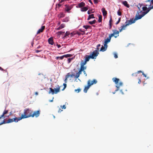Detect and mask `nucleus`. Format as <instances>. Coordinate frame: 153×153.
<instances>
[{
	"mask_svg": "<svg viewBox=\"0 0 153 153\" xmlns=\"http://www.w3.org/2000/svg\"><path fill=\"white\" fill-rule=\"evenodd\" d=\"M45 26H42L41 28L39 29L37 33V34H38L40 33H42L43 31L45 29Z\"/></svg>",
	"mask_w": 153,
	"mask_h": 153,
	"instance_id": "nucleus-11",
	"label": "nucleus"
},
{
	"mask_svg": "<svg viewBox=\"0 0 153 153\" xmlns=\"http://www.w3.org/2000/svg\"><path fill=\"white\" fill-rule=\"evenodd\" d=\"M62 111V110H61V109L60 108H59L58 111V112L59 113H60Z\"/></svg>",
	"mask_w": 153,
	"mask_h": 153,
	"instance_id": "nucleus-58",
	"label": "nucleus"
},
{
	"mask_svg": "<svg viewBox=\"0 0 153 153\" xmlns=\"http://www.w3.org/2000/svg\"><path fill=\"white\" fill-rule=\"evenodd\" d=\"M121 17H120L119 18L118 21L116 23V25H117L120 22L121 20Z\"/></svg>",
	"mask_w": 153,
	"mask_h": 153,
	"instance_id": "nucleus-41",
	"label": "nucleus"
},
{
	"mask_svg": "<svg viewBox=\"0 0 153 153\" xmlns=\"http://www.w3.org/2000/svg\"><path fill=\"white\" fill-rule=\"evenodd\" d=\"M112 80L117 85L116 87L117 89L115 90V92L113 93V94H114L116 91L119 90L120 87L123 85V83L122 82H120L119 83V79L118 78L114 77L112 79Z\"/></svg>",
	"mask_w": 153,
	"mask_h": 153,
	"instance_id": "nucleus-3",
	"label": "nucleus"
},
{
	"mask_svg": "<svg viewBox=\"0 0 153 153\" xmlns=\"http://www.w3.org/2000/svg\"><path fill=\"white\" fill-rule=\"evenodd\" d=\"M142 74L145 77H146V75L144 74L143 72H142Z\"/></svg>",
	"mask_w": 153,
	"mask_h": 153,
	"instance_id": "nucleus-57",
	"label": "nucleus"
},
{
	"mask_svg": "<svg viewBox=\"0 0 153 153\" xmlns=\"http://www.w3.org/2000/svg\"><path fill=\"white\" fill-rule=\"evenodd\" d=\"M111 37L109 35L108 37L105 39L104 42L108 43L110 42L111 39Z\"/></svg>",
	"mask_w": 153,
	"mask_h": 153,
	"instance_id": "nucleus-21",
	"label": "nucleus"
},
{
	"mask_svg": "<svg viewBox=\"0 0 153 153\" xmlns=\"http://www.w3.org/2000/svg\"><path fill=\"white\" fill-rule=\"evenodd\" d=\"M73 59V58H68V63H70L71 61V60H72Z\"/></svg>",
	"mask_w": 153,
	"mask_h": 153,
	"instance_id": "nucleus-38",
	"label": "nucleus"
},
{
	"mask_svg": "<svg viewBox=\"0 0 153 153\" xmlns=\"http://www.w3.org/2000/svg\"><path fill=\"white\" fill-rule=\"evenodd\" d=\"M61 107L62 109H65L66 108V107L65 105H64L63 106H61Z\"/></svg>",
	"mask_w": 153,
	"mask_h": 153,
	"instance_id": "nucleus-49",
	"label": "nucleus"
},
{
	"mask_svg": "<svg viewBox=\"0 0 153 153\" xmlns=\"http://www.w3.org/2000/svg\"><path fill=\"white\" fill-rule=\"evenodd\" d=\"M33 111L29 108H26L24 110L23 114H22L21 116L19 117V119H22L27 118L30 117H32V113Z\"/></svg>",
	"mask_w": 153,
	"mask_h": 153,
	"instance_id": "nucleus-2",
	"label": "nucleus"
},
{
	"mask_svg": "<svg viewBox=\"0 0 153 153\" xmlns=\"http://www.w3.org/2000/svg\"><path fill=\"white\" fill-rule=\"evenodd\" d=\"M64 57L65 58H67L68 57H71L72 56V54H67L66 55H64Z\"/></svg>",
	"mask_w": 153,
	"mask_h": 153,
	"instance_id": "nucleus-31",
	"label": "nucleus"
},
{
	"mask_svg": "<svg viewBox=\"0 0 153 153\" xmlns=\"http://www.w3.org/2000/svg\"><path fill=\"white\" fill-rule=\"evenodd\" d=\"M95 4H97L99 2L98 0H93Z\"/></svg>",
	"mask_w": 153,
	"mask_h": 153,
	"instance_id": "nucleus-44",
	"label": "nucleus"
},
{
	"mask_svg": "<svg viewBox=\"0 0 153 153\" xmlns=\"http://www.w3.org/2000/svg\"><path fill=\"white\" fill-rule=\"evenodd\" d=\"M90 86L88 84L87 86L85 87L84 89V91L85 93H87L88 89L89 88Z\"/></svg>",
	"mask_w": 153,
	"mask_h": 153,
	"instance_id": "nucleus-19",
	"label": "nucleus"
},
{
	"mask_svg": "<svg viewBox=\"0 0 153 153\" xmlns=\"http://www.w3.org/2000/svg\"><path fill=\"white\" fill-rule=\"evenodd\" d=\"M107 43L104 42V47L105 48H106V49H107V47H108V46L107 45Z\"/></svg>",
	"mask_w": 153,
	"mask_h": 153,
	"instance_id": "nucleus-47",
	"label": "nucleus"
},
{
	"mask_svg": "<svg viewBox=\"0 0 153 153\" xmlns=\"http://www.w3.org/2000/svg\"><path fill=\"white\" fill-rule=\"evenodd\" d=\"M94 14H92L91 15H89L88 18L87 19V20H89L91 18H94Z\"/></svg>",
	"mask_w": 153,
	"mask_h": 153,
	"instance_id": "nucleus-25",
	"label": "nucleus"
},
{
	"mask_svg": "<svg viewBox=\"0 0 153 153\" xmlns=\"http://www.w3.org/2000/svg\"><path fill=\"white\" fill-rule=\"evenodd\" d=\"M102 11V13L103 15L105 16H106L107 14V11L105 10L104 7H102L101 9Z\"/></svg>",
	"mask_w": 153,
	"mask_h": 153,
	"instance_id": "nucleus-13",
	"label": "nucleus"
},
{
	"mask_svg": "<svg viewBox=\"0 0 153 153\" xmlns=\"http://www.w3.org/2000/svg\"><path fill=\"white\" fill-rule=\"evenodd\" d=\"M68 75L67 76V75H66V76H65V82H66V81L68 79Z\"/></svg>",
	"mask_w": 153,
	"mask_h": 153,
	"instance_id": "nucleus-48",
	"label": "nucleus"
},
{
	"mask_svg": "<svg viewBox=\"0 0 153 153\" xmlns=\"http://www.w3.org/2000/svg\"><path fill=\"white\" fill-rule=\"evenodd\" d=\"M141 83V80L140 79H138V83L140 84Z\"/></svg>",
	"mask_w": 153,
	"mask_h": 153,
	"instance_id": "nucleus-59",
	"label": "nucleus"
},
{
	"mask_svg": "<svg viewBox=\"0 0 153 153\" xmlns=\"http://www.w3.org/2000/svg\"><path fill=\"white\" fill-rule=\"evenodd\" d=\"M86 68L87 67L86 66H81L79 69L83 71H85Z\"/></svg>",
	"mask_w": 153,
	"mask_h": 153,
	"instance_id": "nucleus-24",
	"label": "nucleus"
},
{
	"mask_svg": "<svg viewBox=\"0 0 153 153\" xmlns=\"http://www.w3.org/2000/svg\"><path fill=\"white\" fill-rule=\"evenodd\" d=\"M63 85L64 86V87L63 88V89L62 90H64V89L66 88L67 86L66 84L65 83H64Z\"/></svg>",
	"mask_w": 153,
	"mask_h": 153,
	"instance_id": "nucleus-50",
	"label": "nucleus"
},
{
	"mask_svg": "<svg viewBox=\"0 0 153 153\" xmlns=\"http://www.w3.org/2000/svg\"><path fill=\"white\" fill-rule=\"evenodd\" d=\"M64 57H65L64 55L62 56L57 57H56V59H62Z\"/></svg>",
	"mask_w": 153,
	"mask_h": 153,
	"instance_id": "nucleus-34",
	"label": "nucleus"
},
{
	"mask_svg": "<svg viewBox=\"0 0 153 153\" xmlns=\"http://www.w3.org/2000/svg\"><path fill=\"white\" fill-rule=\"evenodd\" d=\"M8 112V111L7 110H5L3 112V114L1 115L2 116V117H3L4 118V115L7 114Z\"/></svg>",
	"mask_w": 153,
	"mask_h": 153,
	"instance_id": "nucleus-30",
	"label": "nucleus"
},
{
	"mask_svg": "<svg viewBox=\"0 0 153 153\" xmlns=\"http://www.w3.org/2000/svg\"><path fill=\"white\" fill-rule=\"evenodd\" d=\"M88 10V8L86 7H83L81 9V11L82 12L86 11Z\"/></svg>",
	"mask_w": 153,
	"mask_h": 153,
	"instance_id": "nucleus-22",
	"label": "nucleus"
},
{
	"mask_svg": "<svg viewBox=\"0 0 153 153\" xmlns=\"http://www.w3.org/2000/svg\"><path fill=\"white\" fill-rule=\"evenodd\" d=\"M153 8V6L151 8H149L147 11L145 12H143L142 14L141 15H138L137 14L134 19L132 18L130 20H127L125 22V24H126L128 26L134 23L136 20L141 19L143 17L148 13Z\"/></svg>",
	"mask_w": 153,
	"mask_h": 153,
	"instance_id": "nucleus-1",
	"label": "nucleus"
},
{
	"mask_svg": "<svg viewBox=\"0 0 153 153\" xmlns=\"http://www.w3.org/2000/svg\"><path fill=\"white\" fill-rule=\"evenodd\" d=\"M54 94H57L58 92H59L60 91V87L59 86L57 85V87L56 88H55L54 90Z\"/></svg>",
	"mask_w": 153,
	"mask_h": 153,
	"instance_id": "nucleus-15",
	"label": "nucleus"
},
{
	"mask_svg": "<svg viewBox=\"0 0 153 153\" xmlns=\"http://www.w3.org/2000/svg\"><path fill=\"white\" fill-rule=\"evenodd\" d=\"M64 14L62 13V14H60V18H61V17H64Z\"/></svg>",
	"mask_w": 153,
	"mask_h": 153,
	"instance_id": "nucleus-53",
	"label": "nucleus"
},
{
	"mask_svg": "<svg viewBox=\"0 0 153 153\" xmlns=\"http://www.w3.org/2000/svg\"><path fill=\"white\" fill-rule=\"evenodd\" d=\"M0 70L2 71H4V69L2 68L1 67H0Z\"/></svg>",
	"mask_w": 153,
	"mask_h": 153,
	"instance_id": "nucleus-62",
	"label": "nucleus"
},
{
	"mask_svg": "<svg viewBox=\"0 0 153 153\" xmlns=\"http://www.w3.org/2000/svg\"><path fill=\"white\" fill-rule=\"evenodd\" d=\"M86 62H87L85 61H83V60H82L80 64V66H85V65L86 64Z\"/></svg>",
	"mask_w": 153,
	"mask_h": 153,
	"instance_id": "nucleus-28",
	"label": "nucleus"
},
{
	"mask_svg": "<svg viewBox=\"0 0 153 153\" xmlns=\"http://www.w3.org/2000/svg\"><path fill=\"white\" fill-rule=\"evenodd\" d=\"M122 4L128 8H129L130 7L129 5L128 4L127 1H124L122 2Z\"/></svg>",
	"mask_w": 153,
	"mask_h": 153,
	"instance_id": "nucleus-20",
	"label": "nucleus"
},
{
	"mask_svg": "<svg viewBox=\"0 0 153 153\" xmlns=\"http://www.w3.org/2000/svg\"><path fill=\"white\" fill-rule=\"evenodd\" d=\"M65 32L64 31H59L58 32V33H59L60 35L64 33H65Z\"/></svg>",
	"mask_w": 153,
	"mask_h": 153,
	"instance_id": "nucleus-45",
	"label": "nucleus"
},
{
	"mask_svg": "<svg viewBox=\"0 0 153 153\" xmlns=\"http://www.w3.org/2000/svg\"><path fill=\"white\" fill-rule=\"evenodd\" d=\"M48 42H49V43L50 44H51L52 45H53V38L52 37H51L49 38L48 39Z\"/></svg>",
	"mask_w": 153,
	"mask_h": 153,
	"instance_id": "nucleus-17",
	"label": "nucleus"
},
{
	"mask_svg": "<svg viewBox=\"0 0 153 153\" xmlns=\"http://www.w3.org/2000/svg\"><path fill=\"white\" fill-rule=\"evenodd\" d=\"M114 56L115 58H117L118 57L116 53H114Z\"/></svg>",
	"mask_w": 153,
	"mask_h": 153,
	"instance_id": "nucleus-51",
	"label": "nucleus"
},
{
	"mask_svg": "<svg viewBox=\"0 0 153 153\" xmlns=\"http://www.w3.org/2000/svg\"><path fill=\"white\" fill-rule=\"evenodd\" d=\"M100 46V45L99 44L97 46V50H97L98 51L99 50V47Z\"/></svg>",
	"mask_w": 153,
	"mask_h": 153,
	"instance_id": "nucleus-42",
	"label": "nucleus"
},
{
	"mask_svg": "<svg viewBox=\"0 0 153 153\" xmlns=\"http://www.w3.org/2000/svg\"><path fill=\"white\" fill-rule=\"evenodd\" d=\"M85 5V3H84L83 2H80V3H79L76 6V7L77 8L79 7V8H82Z\"/></svg>",
	"mask_w": 153,
	"mask_h": 153,
	"instance_id": "nucleus-10",
	"label": "nucleus"
},
{
	"mask_svg": "<svg viewBox=\"0 0 153 153\" xmlns=\"http://www.w3.org/2000/svg\"><path fill=\"white\" fill-rule=\"evenodd\" d=\"M93 10H89L88 11V14H90L91 13H93L94 12V11H93Z\"/></svg>",
	"mask_w": 153,
	"mask_h": 153,
	"instance_id": "nucleus-35",
	"label": "nucleus"
},
{
	"mask_svg": "<svg viewBox=\"0 0 153 153\" xmlns=\"http://www.w3.org/2000/svg\"><path fill=\"white\" fill-rule=\"evenodd\" d=\"M90 58H91V57L90 55L88 56V55H85V61L86 62L89 61Z\"/></svg>",
	"mask_w": 153,
	"mask_h": 153,
	"instance_id": "nucleus-16",
	"label": "nucleus"
},
{
	"mask_svg": "<svg viewBox=\"0 0 153 153\" xmlns=\"http://www.w3.org/2000/svg\"><path fill=\"white\" fill-rule=\"evenodd\" d=\"M88 23L90 24V25H92L93 24H94V22H93V21H89L88 22Z\"/></svg>",
	"mask_w": 153,
	"mask_h": 153,
	"instance_id": "nucleus-52",
	"label": "nucleus"
},
{
	"mask_svg": "<svg viewBox=\"0 0 153 153\" xmlns=\"http://www.w3.org/2000/svg\"><path fill=\"white\" fill-rule=\"evenodd\" d=\"M50 91L48 92V93L50 94L51 93H52V94H54V90L52 89V88H49Z\"/></svg>",
	"mask_w": 153,
	"mask_h": 153,
	"instance_id": "nucleus-23",
	"label": "nucleus"
},
{
	"mask_svg": "<svg viewBox=\"0 0 153 153\" xmlns=\"http://www.w3.org/2000/svg\"><path fill=\"white\" fill-rule=\"evenodd\" d=\"M39 51V50H36V53H38L40 52V51Z\"/></svg>",
	"mask_w": 153,
	"mask_h": 153,
	"instance_id": "nucleus-60",
	"label": "nucleus"
},
{
	"mask_svg": "<svg viewBox=\"0 0 153 153\" xmlns=\"http://www.w3.org/2000/svg\"><path fill=\"white\" fill-rule=\"evenodd\" d=\"M137 73L136 72V73H133L132 74V76H137Z\"/></svg>",
	"mask_w": 153,
	"mask_h": 153,
	"instance_id": "nucleus-46",
	"label": "nucleus"
},
{
	"mask_svg": "<svg viewBox=\"0 0 153 153\" xmlns=\"http://www.w3.org/2000/svg\"><path fill=\"white\" fill-rule=\"evenodd\" d=\"M102 21V16L101 15H100L99 17V19L98 20V22H101Z\"/></svg>",
	"mask_w": 153,
	"mask_h": 153,
	"instance_id": "nucleus-32",
	"label": "nucleus"
},
{
	"mask_svg": "<svg viewBox=\"0 0 153 153\" xmlns=\"http://www.w3.org/2000/svg\"><path fill=\"white\" fill-rule=\"evenodd\" d=\"M93 21L94 24L96 22V20H94Z\"/></svg>",
	"mask_w": 153,
	"mask_h": 153,
	"instance_id": "nucleus-64",
	"label": "nucleus"
},
{
	"mask_svg": "<svg viewBox=\"0 0 153 153\" xmlns=\"http://www.w3.org/2000/svg\"><path fill=\"white\" fill-rule=\"evenodd\" d=\"M99 54V52L97 50H95L93 51L91 55H90L91 57V59H94L96 58V57L98 56Z\"/></svg>",
	"mask_w": 153,
	"mask_h": 153,
	"instance_id": "nucleus-7",
	"label": "nucleus"
},
{
	"mask_svg": "<svg viewBox=\"0 0 153 153\" xmlns=\"http://www.w3.org/2000/svg\"><path fill=\"white\" fill-rule=\"evenodd\" d=\"M56 46L58 47V48H60L61 47V46L60 45L57 44L56 45Z\"/></svg>",
	"mask_w": 153,
	"mask_h": 153,
	"instance_id": "nucleus-55",
	"label": "nucleus"
},
{
	"mask_svg": "<svg viewBox=\"0 0 153 153\" xmlns=\"http://www.w3.org/2000/svg\"><path fill=\"white\" fill-rule=\"evenodd\" d=\"M117 14L119 16H121L122 14L121 12L120 11V10H118L117 11Z\"/></svg>",
	"mask_w": 153,
	"mask_h": 153,
	"instance_id": "nucleus-43",
	"label": "nucleus"
},
{
	"mask_svg": "<svg viewBox=\"0 0 153 153\" xmlns=\"http://www.w3.org/2000/svg\"><path fill=\"white\" fill-rule=\"evenodd\" d=\"M83 27L85 28L86 30L87 29L89 28H91V26L89 25H84Z\"/></svg>",
	"mask_w": 153,
	"mask_h": 153,
	"instance_id": "nucleus-33",
	"label": "nucleus"
},
{
	"mask_svg": "<svg viewBox=\"0 0 153 153\" xmlns=\"http://www.w3.org/2000/svg\"><path fill=\"white\" fill-rule=\"evenodd\" d=\"M7 121H5L4 120H3V122L1 123H0V125H2L3 124H5V123H7Z\"/></svg>",
	"mask_w": 153,
	"mask_h": 153,
	"instance_id": "nucleus-40",
	"label": "nucleus"
},
{
	"mask_svg": "<svg viewBox=\"0 0 153 153\" xmlns=\"http://www.w3.org/2000/svg\"><path fill=\"white\" fill-rule=\"evenodd\" d=\"M61 29V28H60V27L59 26L58 28H57V30H58Z\"/></svg>",
	"mask_w": 153,
	"mask_h": 153,
	"instance_id": "nucleus-63",
	"label": "nucleus"
},
{
	"mask_svg": "<svg viewBox=\"0 0 153 153\" xmlns=\"http://www.w3.org/2000/svg\"><path fill=\"white\" fill-rule=\"evenodd\" d=\"M97 81L96 79H93L92 80H89L88 81V84L90 86L93 85L94 84H96L97 83Z\"/></svg>",
	"mask_w": 153,
	"mask_h": 153,
	"instance_id": "nucleus-9",
	"label": "nucleus"
},
{
	"mask_svg": "<svg viewBox=\"0 0 153 153\" xmlns=\"http://www.w3.org/2000/svg\"><path fill=\"white\" fill-rule=\"evenodd\" d=\"M147 1H149V2H150V4L149 6H151L148 7V8H147V7H146V6L143 7H142V9L143 11H145V12L147 11L149 8H151V7H152L153 6V0H148ZM153 8L152 9H153Z\"/></svg>",
	"mask_w": 153,
	"mask_h": 153,
	"instance_id": "nucleus-4",
	"label": "nucleus"
},
{
	"mask_svg": "<svg viewBox=\"0 0 153 153\" xmlns=\"http://www.w3.org/2000/svg\"><path fill=\"white\" fill-rule=\"evenodd\" d=\"M65 10L68 12H69V11L71 9V7L67 5H65Z\"/></svg>",
	"mask_w": 153,
	"mask_h": 153,
	"instance_id": "nucleus-18",
	"label": "nucleus"
},
{
	"mask_svg": "<svg viewBox=\"0 0 153 153\" xmlns=\"http://www.w3.org/2000/svg\"><path fill=\"white\" fill-rule=\"evenodd\" d=\"M107 49L105 48L103 46H102V47L101 48L100 50V51H104L106 50Z\"/></svg>",
	"mask_w": 153,
	"mask_h": 153,
	"instance_id": "nucleus-29",
	"label": "nucleus"
},
{
	"mask_svg": "<svg viewBox=\"0 0 153 153\" xmlns=\"http://www.w3.org/2000/svg\"><path fill=\"white\" fill-rule=\"evenodd\" d=\"M88 1L91 4H93V3L92 2L91 0H88Z\"/></svg>",
	"mask_w": 153,
	"mask_h": 153,
	"instance_id": "nucleus-61",
	"label": "nucleus"
},
{
	"mask_svg": "<svg viewBox=\"0 0 153 153\" xmlns=\"http://www.w3.org/2000/svg\"><path fill=\"white\" fill-rule=\"evenodd\" d=\"M81 91V89L80 88H78L77 89H75L74 91L77 93H79Z\"/></svg>",
	"mask_w": 153,
	"mask_h": 153,
	"instance_id": "nucleus-36",
	"label": "nucleus"
},
{
	"mask_svg": "<svg viewBox=\"0 0 153 153\" xmlns=\"http://www.w3.org/2000/svg\"><path fill=\"white\" fill-rule=\"evenodd\" d=\"M142 72H143L142 71H138L136 73H137V74H139V73H142Z\"/></svg>",
	"mask_w": 153,
	"mask_h": 153,
	"instance_id": "nucleus-56",
	"label": "nucleus"
},
{
	"mask_svg": "<svg viewBox=\"0 0 153 153\" xmlns=\"http://www.w3.org/2000/svg\"><path fill=\"white\" fill-rule=\"evenodd\" d=\"M40 110H39L37 111H35L32 113V117H38L40 114Z\"/></svg>",
	"mask_w": 153,
	"mask_h": 153,
	"instance_id": "nucleus-8",
	"label": "nucleus"
},
{
	"mask_svg": "<svg viewBox=\"0 0 153 153\" xmlns=\"http://www.w3.org/2000/svg\"><path fill=\"white\" fill-rule=\"evenodd\" d=\"M19 117H15V118H14L13 119H9L7 120V123H12L13 122H17L18 121H19L21 120V119H19Z\"/></svg>",
	"mask_w": 153,
	"mask_h": 153,
	"instance_id": "nucleus-6",
	"label": "nucleus"
},
{
	"mask_svg": "<svg viewBox=\"0 0 153 153\" xmlns=\"http://www.w3.org/2000/svg\"><path fill=\"white\" fill-rule=\"evenodd\" d=\"M82 71L79 69L78 72L76 73V75L75 76V78L76 79L78 78L80 74H82Z\"/></svg>",
	"mask_w": 153,
	"mask_h": 153,
	"instance_id": "nucleus-12",
	"label": "nucleus"
},
{
	"mask_svg": "<svg viewBox=\"0 0 153 153\" xmlns=\"http://www.w3.org/2000/svg\"><path fill=\"white\" fill-rule=\"evenodd\" d=\"M112 17L111 16L110 17V19L109 21V25H110V28L111 29L112 27V24L111 23L112 22Z\"/></svg>",
	"mask_w": 153,
	"mask_h": 153,
	"instance_id": "nucleus-27",
	"label": "nucleus"
},
{
	"mask_svg": "<svg viewBox=\"0 0 153 153\" xmlns=\"http://www.w3.org/2000/svg\"><path fill=\"white\" fill-rule=\"evenodd\" d=\"M65 26V25L64 24H62L59 27H60V28L62 29L64 28Z\"/></svg>",
	"mask_w": 153,
	"mask_h": 153,
	"instance_id": "nucleus-37",
	"label": "nucleus"
},
{
	"mask_svg": "<svg viewBox=\"0 0 153 153\" xmlns=\"http://www.w3.org/2000/svg\"><path fill=\"white\" fill-rule=\"evenodd\" d=\"M83 71V73H84V74L85 75V76H87V74L85 72V71Z\"/></svg>",
	"mask_w": 153,
	"mask_h": 153,
	"instance_id": "nucleus-54",
	"label": "nucleus"
},
{
	"mask_svg": "<svg viewBox=\"0 0 153 153\" xmlns=\"http://www.w3.org/2000/svg\"><path fill=\"white\" fill-rule=\"evenodd\" d=\"M128 26L126 24L125 25H124L120 27L121 29H119V32H120L122 30H125L126 26Z\"/></svg>",
	"mask_w": 153,
	"mask_h": 153,
	"instance_id": "nucleus-14",
	"label": "nucleus"
},
{
	"mask_svg": "<svg viewBox=\"0 0 153 153\" xmlns=\"http://www.w3.org/2000/svg\"><path fill=\"white\" fill-rule=\"evenodd\" d=\"M70 34V33L69 32H66V33H65V37H66L67 36H68Z\"/></svg>",
	"mask_w": 153,
	"mask_h": 153,
	"instance_id": "nucleus-39",
	"label": "nucleus"
},
{
	"mask_svg": "<svg viewBox=\"0 0 153 153\" xmlns=\"http://www.w3.org/2000/svg\"><path fill=\"white\" fill-rule=\"evenodd\" d=\"M113 33L109 35L111 37L114 36L115 38H116L119 36V31H118L117 30H113Z\"/></svg>",
	"mask_w": 153,
	"mask_h": 153,
	"instance_id": "nucleus-5",
	"label": "nucleus"
},
{
	"mask_svg": "<svg viewBox=\"0 0 153 153\" xmlns=\"http://www.w3.org/2000/svg\"><path fill=\"white\" fill-rule=\"evenodd\" d=\"M67 76L68 75V77H69L70 76H71V77H73V76H75L74 74L72 73L71 74L70 73H68L67 75Z\"/></svg>",
	"mask_w": 153,
	"mask_h": 153,
	"instance_id": "nucleus-26",
	"label": "nucleus"
}]
</instances>
